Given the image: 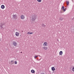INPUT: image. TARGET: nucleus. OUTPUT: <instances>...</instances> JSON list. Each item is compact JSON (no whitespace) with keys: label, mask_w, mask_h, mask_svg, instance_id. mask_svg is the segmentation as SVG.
<instances>
[{"label":"nucleus","mask_w":74,"mask_h":74,"mask_svg":"<svg viewBox=\"0 0 74 74\" xmlns=\"http://www.w3.org/2000/svg\"><path fill=\"white\" fill-rule=\"evenodd\" d=\"M36 18H37V16H36V15L32 16V21H35Z\"/></svg>","instance_id":"obj_1"},{"label":"nucleus","mask_w":74,"mask_h":74,"mask_svg":"<svg viewBox=\"0 0 74 74\" xmlns=\"http://www.w3.org/2000/svg\"><path fill=\"white\" fill-rule=\"evenodd\" d=\"M25 16H24L23 15H21V16L20 18L21 19H25Z\"/></svg>","instance_id":"obj_2"},{"label":"nucleus","mask_w":74,"mask_h":74,"mask_svg":"<svg viewBox=\"0 0 74 74\" xmlns=\"http://www.w3.org/2000/svg\"><path fill=\"white\" fill-rule=\"evenodd\" d=\"M13 45H14L15 47H16V45L17 44V43L16 42H13L12 44Z\"/></svg>","instance_id":"obj_3"},{"label":"nucleus","mask_w":74,"mask_h":74,"mask_svg":"<svg viewBox=\"0 0 74 74\" xmlns=\"http://www.w3.org/2000/svg\"><path fill=\"white\" fill-rule=\"evenodd\" d=\"M43 45L44 46H45V47H47L48 45V43L47 42H44L43 44Z\"/></svg>","instance_id":"obj_4"},{"label":"nucleus","mask_w":74,"mask_h":74,"mask_svg":"<svg viewBox=\"0 0 74 74\" xmlns=\"http://www.w3.org/2000/svg\"><path fill=\"white\" fill-rule=\"evenodd\" d=\"M5 24L4 23H1L0 24V27H2V28H3V27L2 26H3V25H5Z\"/></svg>","instance_id":"obj_5"},{"label":"nucleus","mask_w":74,"mask_h":74,"mask_svg":"<svg viewBox=\"0 0 74 74\" xmlns=\"http://www.w3.org/2000/svg\"><path fill=\"white\" fill-rule=\"evenodd\" d=\"M12 16H13V18L14 19H16V14H15V15H13Z\"/></svg>","instance_id":"obj_6"},{"label":"nucleus","mask_w":74,"mask_h":74,"mask_svg":"<svg viewBox=\"0 0 74 74\" xmlns=\"http://www.w3.org/2000/svg\"><path fill=\"white\" fill-rule=\"evenodd\" d=\"M42 48H43V49H44L45 50H46V51H47V49H48V48L45 46H44V47H43Z\"/></svg>","instance_id":"obj_7"},{"label":"nucleus","mask_w":74,"mask_h":74,"mask_svg":"<svg viewBox=\"0 0 74 74\" xmlns=\"http://www.w3.org/2000/svg\"><path fill=\"white\" fill-rule=\"evenodd\" d=\"M14 63V61L12 60L11 61V63L10 64L11 65L12 64H13Z\"/></svg>","instance_id":"obj_8"},{"label":"nucleus","mask_w":74,"mask_h":74,"mask_svg":"<svg viewBox=\"0 0 74 74\" xmlns=\"http://www.w3.org/2000/svg\"><path fill=\"white\" fill-rule=\"evenodd\" d=\"M19 33L18 32H16V36H19Z\"/></svg>","instance_id":"obj_9"},{"label":"nucleus","mask_w":74,"mask_h":74,"mask_svg":"<svg viewBox=\"0 0 74 74\" xmlns=\"http://www.w3.org/2000/svg\"><path fill=\"white\" fill-rule=\"evenodd\" d=\"M1 8L2 9H4L5 8V6L4 5H2L1 6Z\"/></svg>","instance_id":"obj_10"},{"label":"nucleus","mask_w":74,"mask_h":74,"mask_svg":"<svg viewBox=\"0 0 74 74\" xmlns=\"http://www.w3.org/2000/svg\"><path fill=\"white\" fill-rule=\"evenodd\" d=\"M59 53L60 55H62V54H63V52H62V51H60Z\"/></svg>","instance_id":"obj_11"},{"label":"nucleus","mask_w":74,"mask_h":74,"mask_svg":"<svg viewBox=\"0 0 74 74\" xmlns=\"http://www.w3.org/2000/svg\"><path fill=\"white\" fill-rule=\"evenodd\" d=\"M51 70H52V71H55V68L54 67H52L51 68Z\"/></svg>","instance_id":"obj_12"},{"label":"nucleus","mask_w":74,"mask_h":74,"mask_svg":"<svg viewBox=\"0 0 74 74\" xmlns=\"http://www.w3.org/2000/svg\"><path fill=\"white\" fill-rule=\"evenodd\" d=\"M42 27H46V25L44 24H42Z\"/></svg>","instance_id":"obj_13"},{"label":"nucleus","mask_w":74,"mask_h":74,"mask_svg":"<svg viewBox=\"0 0 74 74\" xmlns=\"http://www.w3.org/2000/svg\"><path fill=\"white\" fill-rule=\"evenodd\" d=\"M31 72L32 73H35V71H34V70H32L31 71Z\"/></svg>","instance_id":"obj_14"},{"label":"nucleus","mask_w":74,"mask_h":74,"mask_svg":"<svg viewBox=\"0 0 74 74\" xmlns=\"http://www.w3.org/2000/svg\"><path fill=\"white\" fill-rule=\"evenodd\" d=\"M63 18L62 17H60L59 18V20L60 21H63Z\"/></svg>","instance_id":"obj_15"},{"label":"nucleus","mask_w":74,"mask_h":74,"mask_svg":"<svg viewBox=\"0 0 74 74\" xmlns=\"http://www.w3.org/2000/svg\"><path fill=\"white\" fill-rule=\"evenodd\" d=\"M27 34H33V32H31L30 33V32H28Z\"/></svg>","instance_id":"obj_16"},{"label":"nucleus","mask_w":74,"mask_h":74,"mask_svg":"<svg viewBox=\"0 0 74 74\" xmlns=\"http://www.w3.org/2000/svg\"><path fill=\"white\" fill-rule=\"evenodd\" d=\"M66 3H67V5H69V1H66Z\"/></svg>","instance_id":"obj_17"},{"label":"nucleus","mask_w":74,"mask_h":74,"mask_svg":"<svg viewBox=\"0 0 74 74\" xmlns=\"http://www.w3.org/2000/svg\"><path fill=\"white\" fill-rule=\"evenodd\" d=\"M64 8V6H63L61 8V10H63Z\"/></svg>","instance_id":"obj_18"},{"label":"nucleus","mask_w":74,"mask_h":74,"mask_svg":"<svg viewBox=\"0 0 74 74\" xmlns=\"http://www.w3.org/2000/svg\"><path fill=\"white\" fill-rule=\"evenodd\" d=\"M37 1H38V2H41V0H37Z\"/></svg>","instance_id":"obj_19"},{"label":"nucleus","mask_w":74,"mask_h":74,"mask_svg":"<svg viewBox=\"0 0 74 74\" xmlns=\"http://www.w3.org/2000/svg\"><path fill=\"white\" fill-rule=\"evenodd\" d=\"M14 64H17V62H16V61H15V62H14Z\"/></svg>","instance_id":"obj_20"},{"label":"nucleus","mask_w":74,"mask_h":74,"mask_svg":"<svg viewBox=\"0 0 74 74\" xmlns=\"http://www.w3.org/2000/svg\"><path fill=\"white\" fill-rule=\"evenodd\" d=\"M63 11H66V9H63Z\"/></svg>","instance_id":"obj_21"},{"label":"nucleus","mask_w":74,"mask_h":74,"mask_svg":"<svg viewBox=\"0 0 74 74\" xmlns=\"http://www.w3.org/2000/svg\"><path fill=\"white\" fill-rule=\"evenodd\" d=\"M37 56H35V58H37Z\"/></svg>","instance_id":"obj_22"},{"label":"nucleus","mask_w":74,"mask_h":74,"mask_svg":"<svg viewBox=\"0 0 74 74\" xmlns=\"http://www.w3.org/2000/svg\"><path fill=\"white\" fill-rule=\"evenodd\" d=\"M21 52V53H22V52Z\"/></svg>","instance_id":"obj_23"},{"label":"nucleus","mask_w":74,"mask_h":74,"mask_svg":"<svg viewBox=\"0 0 74 74\" xmlns=\"http://www.w3.org/2000/svg\"><path fill=\"white\" fill-rule=\"evenodd\" d=\"M1 40V39H0V41Z\"/></svg>","instance_id":"obj_24"},{"label":"nucleus","mask_w":74,"mask_h":74,"mask_svg":"<svg viewBox=\"0 0 74 74\" xmlns=\"http://www.w3.org/2000/svg\"><path fill=\"white\" fill-rule=\"evenodd\" d=\"M72 1H73V0H72Z\"/></svg>","instance_id":"obj_25"},{"label":"nucleus","mask_w":74,"mask_h":74,"mask_svg":"<svg viewBox=\"0 0 74 74\" xmlns=\"http://www.w3.org/2000/svg\"><path fill=\"white\" fill-rule=\"evenodd\" d=\"M22 32H23V31H22Z\"/></svg>","instance_id":"obj_26"},{"label":"nucleus","mask_w":74,"mask_h":74,"mask_svg":"<svg viewBox=\"0 0 74 74\" xmlns=\"http://www.w3.org/2000/svg\"><path fill=\"white\" fill-rule=\"evenodd\" d=\"M72 19H73V18Z\"/></svg>","instance_id":"obj_27"}]
</instances>
